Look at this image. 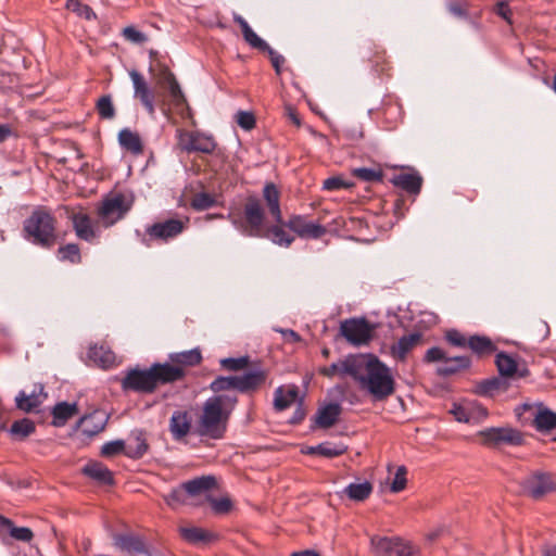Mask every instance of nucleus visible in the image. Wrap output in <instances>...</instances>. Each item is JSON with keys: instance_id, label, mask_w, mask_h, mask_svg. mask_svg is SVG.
I'll return each instance as SVG.
<instances>
[{"instance_id": "1", "label": "nucleus", "mask_w": 556, "mask_h": 556, "mask_svg": "<svg viewBox=\"0 0 556 556\" xmlns=\"http://www.w3.org/2000/svg\"><path fill=\"white\" fill-rule=\"evenodd\" d=\"M227 218L244 236L268 239L282 248H289L294 241V237L285 229L286 222L265 226V208L256 195L247 197L241 207H231Z\"/></svg>"}, {"instance_id": "2", "label": "nucleus", "mask_w": 556, "mask_h": 556, "mask_svg": "<svg viewBox=\"0 0 556 556\" xmlns=\"http://www.w3.org/2000/svg\"><path fill=\"white\" fill-rule=\"evenodd\" d=\"M353 380L374 401H384L395 391L391 369L374 354H358Z\"/></svg>"}, {"instance_id": "3", "label": "nucleus", "mask_w": 556, "mask_h": 556, "mask_svg": "<svg viewBox=\"0 0 556 556\" xmlns=\"http://www.w3.org/2000/svg\"><path fill=\"white\" fill-rule=\"evenodd\" d=\"M237 403L236 393L215 394L206 399L195 425L197 434L212 440L223 439Z\"/></svg>"}, {"instance_id": "4", "label": "nucleus", "mask_w": 556, "mask_h": 556, "mask_svg": "<svg viewBox=\"0 0 556 556\" xmlns=\"http://www.w3.org/2000/svg\"><path fill=\"white\" fill-rule=\"evenodd\" d=\"M176 375L172 368L162 366L161 363H154L148 369H130L122 379V389L124 391H135L139 393H153L159 384L173 383V376Z\"/></svg>"}, {"instance_id": "5", "label": "nucleus", "mask_w": 556, "mask_h": 556, "mask_svg": "<svg viewBox=\"0 0 556 556\" xmlns=\"http://www.w3.org/2000/svg\"><path fill=\"white\" fill-rule=\"evenodd\" d=\"M56 220L43 208L35 210L24 222L25 238L45 249L52 248L56 242Z\"/></svg>"}, {"instance_id": "6", "label": "nucleus", "mask_w": 556, "mask_h": 556, "mask_svg": "<svg viewBox=\"0 0 556 556\" xmlns=\"http://www.w3.org/2000/svg\"><path fill=\"white\" fill-rule=\"evenodd\" d=\"M134 204L130 192H116L105 198L98 210V215L104 227H110L122 219Z\"/></svg>"}, {"instance_id": "7", "label": "nucleus", "mask_w": 556, "mask_h": 556, "mask_svg": "<svg viewBox=\"0 0 556 556\" xmlns=\"http://www.w3.org/2000/svg\"><path fill=\"white\" fill-rule=\"evenodd\" d=\"M481 443L489 447H498L501 445H521L523 437L520 431L509 427L488 428L478 433Z\"/></svg>"}, {"instance_id": "8", "label": "nucleus", "mask_w": 556, "mask_h": 556, "mask_svg": "<svg viewBox=\"0 0 556 556\" xmlns=\"http://www.w3.org/2000/svg\"><path fill=\"white\" fill-rule=\"evenodd\" d=\"M340 332L348 342L359 346L372 339L374 326L365 318H350L341 323Z\"/></svg>"}, {"instance_id": "9", "label": "nucleus", "mask_w": 556, "mask_h": 556, "mask_svg": "<svg viewBox=\"0 0 556 556\" xmlns=\"http://www.w3.org/2000/svg\"><path fill=\"white\" fill-rule=\"evenodd\" d=\"M177 141L178 147L188 153L201 152L210 154L216 148V142L212 136L199 131L177 129Z\"/></svg>"}, {"instance_id": "10", "label": "nucleus", "mask_w": 556, "mask_h": 556, "mask_svg": "<svg viewBox=\"0 0 556 556\" xmlns=\"http://www.w3.org/2000/svg\"><path fill=\"white\" fill-rule=\"evenodd\" d=\"M202 361L201 351L192 349L182 352L170 353L168 362L161 363L162 366L172 368L176 371L173 376V383L182 380L187 375V369L199 365Z\"/></svg>"}, {"instance_id": "11", "label": "nucleus", "mask_w": 556, "mask_h": 556, "mask_svg": "<svg viewBox=\"0 0 556 556\" xmlns=\"http://www.w3.org/2000/svg\"><path fill=\"white\" fill-rule=\"evenodd\" d=\"M370 542L376 556H416L413 546L400 538L374 536Z\"/></svg>"}, {"instance_id": "12", "label": "nucleus", "mask_w": 556, "mask_h": 556, "mask_svg": "<svg viewBox=\"0 0 556 556\" xmlns=\"http://www.w3.org/2000/svg\"><path fill=\"white\" fill-rule=\"evenodd\" d=\"M189 219L169 218L164 222L154 223L147 228V233L151 239L167 242L177 238L187 228Z\"/></svg>"}, {"instance_id": "13", "label": "nucleus", "mask_w": 556, "mask_h": 556, "mask_svg": "<svg viewBox=\"0 0 556 556\" xmlns=\"http://www.w3.org/2000/svg\"><path fill=\"white\" fill-rule=\"evenodd\" d=\"M286 227L302 239H319L327 232V228L320 223L309 220L303 215L290 216L286 222Z\"/></svg>"}, {"instance_id": "14", "label": "nucleus", "mask_w": 556, "mask_h": 556, "mask_svg": "<svg viewBox=\"0 0 556 556\" xmlns=\"http://www.w3.org/2000/svg\"><path fill=\"white\" fill-rule=\"evenodd\" d=\"M521 488L523 493L530 497L540 500L547 493H551L555 490V483L549 475L535 472L528 476L521 482Z\"/></svg>"}, {"instance_id": "15", "label": "nucleus", "mask_w": 556, "mask_h": 556, "mask_svg": "<svg viewBox=\"0 0 556 556\" xmlns=\"http://www.w3.org/2000/svg\"><path fill=\"white\" fill-rule=\"evenodd\" d=\"M129 77L134 86V97L141 102L149 114L153 115L155 112L154 93L144 77L136 70L129 71Z\"/></svg>"}, {"instance_id": "16", "label": "nucleus", "mask_w": 556, "mask_h": 556, "mask_svg": "<svg viewBox=\"0 0 556 556\" xmlns=\"http://www.w3.org/2000/svg\"><path fill=\"white\" fill-rule=\"evenodd\" d=\"M126 456L131 459L142 458L149 451L148 432L143 429H134L127 437Z\"/></svg>"}, {"instance_id": "17", "label": "nucleus", "mask_w": 556, "mask_h": 556, "mask_svg": "<svg viewBox=\"0 0 556 556\" xmlns=\"http://www.w3.org/2000/svg\"><path fill=\"white\" fill-rule=\"evenodd\" d=\"M495 364L502 377L525 378L529 375L526 365L520 366L511 355L504 352L496 355Z\"/></svg>"}, {"instance_id": "18", "label": "nucleus", "mask_w": 556, "mask_h": 556, "mask_svg": "<svg viewBox=\"0 0 556 556\" xmlns=\"http://www.w3.org/2000/svg\"><path fill=\"white\" fill-rule=\"evenodd\" d=\"M114 546L123 553L130 556L138 554H148L144 541L141 536L135 534H116L113 538Z\"/></svg>"}, {"instance_id": "19", "label": "nucleus", "mask_w": 556, "mask_h": 556, "mask_svg": "<svg viewBox=\"0 0 556 556\" xmlns=\"http://www.w3.org/2000/svg\"><path fill=\"white\" fill-rule=\"evenodd\" d=\"M358 354H349L342 359L332 363L330 366L325 367L320 372L326 377L339 376L340 378L351 377L353 379Z\"/></svg>"}, {"instance_id": "20", "label": "nucleus", "mask_w": 556, "mask_h": 556, "mask_svg": "<svg viewBox=\"0 0 556 556\" xmlns=\"http://www.w3.org/2000/svg\"><path fill=\"white\" fill-rule=\"evenodd\" d=\"M47 399V393L43 391V386L36 384L34 390L27 394L25 391H20L15 397L16 407L23 412L30 413Z\"/></svg>"}, {"instance_id": "21", "label": "nucleus", "mask_w": 556, "mask_h": 556, "mask_svg": "<svg viewBox=\"0 0 556 556\" xmlns=\"http://www.w3.org/2000/svg\"><path fill=\"white\" fill-rule=\"evenodd\" d=\"M280 195V190L274 182H266L264 185L262 197L274 222H282Z\"/></svg>"}, {"instance_id": "22", "label": "nucleus", "mask_w": 556, "mask_h": 556, "mask_svg": "<svg viewBox=\"0 0 556 556\" xmlns=\"http://www.w3.org/2000/svg\"><path fill=\"white\" fill-rule=\"evenodd\" d=\"M421 341L419 332L403 336L390 348L391 356L396 361H405L407 354Z\"/></svg>"}, {"instance_id": "23", "label": "nucleus", "mask_w": 556, "mask_h": 556, "mask_svg": "<svg viewBox=\"0 0 556 556\" xmlns=\"http://www.w3.org/2000/svg\"><path fill=\"white\" fill-rule=\"evenodd\" d=\"M191 429V417L186 410H175L169 420V430L177 441L184 439Z\"/></svg>"}, {"instance_id": "24", "label": "nucleus", "mask_w": 556, "mask_h": 556, "mask_svg": "<svg viewBox=\"0 0 556 556\" xmlns=\"http://www.w3.org/2000/svg\"><path fill=\"white\" fill-rule=\"evenodd\" d=\"M233 21L241 28L243 39L251 48L261 52L269 49V45L251 28L249 23L241 15L235 13Z\"/></svg>"}, {"instance_id": "25", "label": "nucleus", "mask_w": 556, "mask_h": 556, "mask_svg": "<svg viewBox=\"0 0 556 556\" xmlns=\"http://www.w3.org/2000/svg\"><path fill=\"white\" fill-rule=\"evenodd\" d=\"M108 422V416L102 410H94L93 413L84 416L80 419V427L83 432L88 435L92 437L98 433H100Z\"/></svg>"}, {"instance_id": "26", "label": "nucleus", "mask_w": 556, "mask_h": 556, "mask_svg": "<svg viewBox=\"0 0 556 556\" xmlns=\"http://www.w3.org/2000/svg\"><path fill=\"white\" fill-rule=\"evenodd\" d=\"M72 223L75 233L79 239L91 242L97 237L92 222L87 214L81 212L73 214Z\"/></svg>"}, {"instance_id": "27", "label": "nucleus", "mask_w": 556, "mask_h": 556, "mask_svg": "<svg viewBox=\"0 0 556 556\" xmlns=\"http://www.w3.org/2000/svg\"><path fill=\"white\" fill-rule=\"evenodd\" d=\"M451 414L457 421L469 424L480 416L485 417L488 413L482 406L470 403L466 405L454 404Z\"/></svg>"}, {"instance_id": "28", "label": "nucleus", "mask_w": 556, "mask_h": 556, "mask_svg": "<svg viewBox=\"0 0 556 556\" xmlns=\"http://www.w3.org/2000/svg\"><path fill=\"white\" fill-rule=\"evenodd\" d=\"M179 531L181 538L193 545H206L217 539V535L213 532L199 527L180 528Z\"/></svg>"}, {"instance_id": "29", "label": "nucleus", "mask_w": 556, "mask_h": 556, "mask_svg": "<svg viewBox=\"0 0 556 556\" xmlns=\"http://www.w3.org/2000/svg\"><path fill=\"white\" fill-rule=\"evenodd\" d=\"M471 361L468 356H445L443 363L437 368V372L440 376L447 377L454 375L460 370L469 368Z\"/></svg>"}, {"instance_id": "30", "label": "nucleus", "mask_w": 556, "mask_h": 556, "mask_svg": "<svg viewBox=\"0 0 556 556\" xmlns=\"http://www.w3.org/2000/svg\"><path fill=\"white\" fill-rule=\"evenodd\" d=\"M394 186L412 194H418L421 189L422 178L418 174L401 173L392 178Z\"/></svg>"}, {"instance_id": "31", "label": "nucleus", "mask_w": 556, "mask_h": 556, "mask_svg": "<svg viewBox=\"0 0 556 556\" xmlns=\"http://www.w3.org/2000/svg\"><path fill=\"white\" fill-rule=\"evenodd\" d=\"M267 378V372L264 369H255L243 375H240L241 379V393H250L261 388Z\"/></svg>"}, {"instance_id": "32", "label": "nucleus", "mask_w": 556, "mask_h": 556, "mask_svg": "<svg viewBox=\"0 0 556 556\" xmlns=\"http://www.w3.org/2000/svg\"><path fill=\"white\" fill-rule=\"evenodd\" d=\"M161 84L166 86L173 102L180 105L186 102V98L175 75L168 70L161 71Z\"/></svg>"}, {"instance_id": "33", "label": "nucleus", "mask_w": 556, "mask_h": 556, "mask_svg": "<svg viewBox=\"0 0 556 556\" xmlns=\"http://www.w3.org/2000/svg\"><path fill=\"white\" fill-rule=\"evenodd\" d=\"M118 142L123 149L135 155L141 154L143 151L140 136L129 128H124L118 132Z\"/></svg>"}, {"instance_id": "34", "label": "nucleus", "mask_w": 556, "mask_h": 556, "mask_svg": "<svg viewBox=\"0 0 556 556\" xmlns=\"http://www.w3.org/2000/svg\"><path fill=\"white\" fill-rule=\"evenodd\" d=\"M298 387L291 386L287 390L283 387L276 389L274 394V407L276 410L281 412L290 407L298 399Z\"/></svg>"}, {"instance_id": "35", "label": "nucleus", "mask_w": 556, "mask_h": 556, "mask_svg": "<svg viewBox=\"0 0 556 556\" xmlns=\"http://www.w3.org/2000/svg\"><path fill=\"white\" fill-rule=\"evenodd\" d=\"M83 472L101 484L110 485L114 482L112 472L101 463L94 462L87 464L83 468Z\"/></svg>"}, {"instance_id": "36", "label": "nucleus", "mask_w": 556, "mask_h": 556, "mask_svg": "<svg viewBox=\"0 0 556 556\" xmlns=\"http://www.w3.org/2000/svg\"><path fill=\"white\" fill-rule=\"evenodd\" d=\"M341 413V406L338 403H330L319 408L316 415V424L321 428L333 426Z\"/></svg>"}, {"instance_id": "37", "label": "nucleus", "mask_w": 556, "mask_h": 556, "mask_svg": "<svg viewBox=\"0 0 556 556\" xmlns=\"http://www.w3.org/2000/svg\"><path fill=\"white\" fill-rule=\"evenodd\" d=\"M78 413L76 403L70 404L67 402L58 403L52 409L53 421L56 427L64 426L68 419Z\"/></svg>"}, {"instance_id": "38", "label": "nucleus", "mask_w": 556, "mask_h": 556, "mask_svg": "<svg viewBox=\"0 0 556 556\" xmlns=\"http://www.w3.org/2000/svg\"><path fill=\"white\" fill-rule=\"evenodd\" d=\"M88 356L91 361H93L97 365L102 368H110L115 364V355L114 353L103 346H91L88 352Z\"/></svg>"}, {"instance_id": "39", "label": "nucleus", "mask_w": 556, "mask_h": 556, "mask_svg": "<svg viewBox=\"0 0 556 556\" xmlns=\"http://www.w3.org/2000/svg\"><path fill=\"white\" fill-rule=\"evenodd\" d=\"M372 492V485L368 481L359 483H350L346 485L342 493L346 495L351 501L363 502L369 497Z\"/></svg>"}, {"instance_id": "40", "label": "nucleus", "mask_w": 556, "mask_h": 556, "mask_svg": "<svg viewBox=\"0 0 556 556\" xmlns=\"http://www.w3.org/2000/svg\"><path fill=\"white\" fill-rule=\"evenodd\" d=\"M216 480L212 476H204L184 483L185 491L190 495H198L215 486Z\"/></svg>"}, {"instance_id": "41", "label": "nucleus", "mask_w": 556, "mask_h": 556, "mask_svg": "<svg viewBox=\"0 0 556 556\" xmlns=\"http://www.w3.org/2000/svg\"><path fill=\"white\" fill-rule=\"evenodd\" d=\"M533 422L538 431L549 432L556 428V413L548 408H541L538 410Z\"/></svg>"}, {"instance_id": "42", "label": "nucleus", "mask_w": 556, "mask_h": 556, "mask_svg": "<svg viewBox=\"0 0 556 556\" xmlns=\"http://www.w3.org/2000/svg\"><path fill=\"white\" fill-rule=\"evenodd\" d=\"M508 388V384L503 379V377H493L490 379H485L481 381L477 386V393L480 395H490L492 396L494 392L497 391H506Z\"/></svg>"}, {"instance_id": "43", "label": "nucleus", "mask_w": 556, "mask_h": 556, "mask_svg": "<svg viewBox=\"0 0 556 556\" xmlns=\"http://www.w3.org/2000/svg\"><path fill=\"white\" fill-rule=\"evenodd\" d=\"M472 352L483 355V354H491L495 348L492 343V341L486 337L481 336H472L468 338V345H467Z\"/></svg>"}, {"instance_id": "44", "label": "nucleus", "mask_w": 556, "mask_h": 556, "mask_svg": "<svg viewBox=\"0 0 556 556\" xmlns=\"http://www.w3.org/2000/svg\"><path fill=\"white\" fill-rule=\"evenodd\" d=\"M59 260L70 262L72 264H79L81 262V254L78 244L67 243L60 247L58 250Z\"/></svg>"}, {"instance_id": "45", "label": "nucleus", "mask_w": 556, "mask_h": 556, "mask_svg": "<svg viewBox=\"0 0 556 556\" xmlns=\"http://www.w3.org/2000/svg\"><path fill=\"white\" fill-rule=\"evenodd\" d=\"M0 523L9 527L10 535L17 541L29 542L33 539V532L26 527H14L10 519L0 516Z\"/></svg>"}, {"instance_id": "46", "label": "nucleus", "mask_w": 556, "mask_h": 556, "mask_svg": "<svg viewBox=\"0 0 556 556\" xmlns=\"http://www.w3.org/2000/svg\"><path fill=\"white\" fill-rule=\"evenodd\" d=\"M352 175L362 181L376 182L383 178L382 170L379 168L358 167L352 169Z\"/></svg>"}, {"instance_id": "47", "label": "nucleus", "mask_w": 556, "mask_h": 556, "mask_svg": "<svg viewBox=\"0 0 556 556\" xmlns=\"http://www.w3.org/2000/svg\"><path fill=\"white\" fill-rule=\"evenodd\" d=\"M65 7L67 10L76 13L79 17H84L88 21L97 18L93 10L89 5L81 3L79 0H67Z\"/></svg>"}, {"instance_id": "48", "label": "nucleus", "mask_w": 556, "mask_h": 556, "mask_svg": "<svg viewBox=\"0 0 556 556\" xmlns=\"http://www.w3.org/2000/svg\"><path fill=\"white\" fill-rule=\"evenodd\" d=\"M34 431L35 424L28 418H23L21 420L14 421L10 429V432L13 435L20 437L21 439L28 437Z\"/></svg>"}, {"instance_id": "49", "label": "nucleus", "mask_w": 556, "mask_h": 556, "mask_svg": "<svg viewBox=\"0 0 556 556\" xmlns=\"http://www.w3.org/2000/svg\"><path fill=\"white\" fill-rule=\"evenodd\" d=\"M98 114L103 119H112L115 116V109L110 94L102 96L96 104Z\"/></svg>"}, {"instance_id": "50", "label": "nucleus", "mask_w": 556, "mask_h": 556, "mask_svg": "<svg viewBox=\"0 0 556 556\" xmlns=\"http://www.w3.org/2000/svg\"><path fill=\"white\" fill-rule=\"evenodd\" d=\"M126 442L124 440H114L106 442L101 447V455L104 457H112L124 453L126 455Z\"/></svg>"}, {"instance_id": "51", "label": "nucleus", "mask_w": 556, "mask_h": 556, "mask_svg": "<svg viewBox=\"0 0 556 556\" xmlns=\"http://www.w3.org/2000/svg\"><path fill=\"white\" fill-rule=\"evenodd\" d=\"M318 455L332 458L340 456L345 453L346 446L343 444H333V443H320L317 445Z\"/></svg>"}, {"instance_id": "52", "label": "nucleus", "mask_w": 556, "mask_h": 556, "mask_svg": "<svg viewBox=\"0 0 556 556\" xmlns=\"http://www.w3.org/2000/svg\"><path fill=\"white\" fill-rule=\"evenodd\" d=\"M353 182L345 180L342 176H332L324 180L323 189L327 191H337L341 189H350Z\"/></svg>"}, {"instance_id": "53", "label": "nucleus", "mask_w": 556, "mask_h": 556, "mask_svg": "<svg viewBox=\"0 0 556 556\" xmlns=\"http://www.w3.org/2000/svg\"><path fill=\"white\" fill-rule=\"evenodd\" d=\"M249 365V357L248 356H241V357H227L220 359V366L224 369L230 370V371H239L248 367Z\"/></svg>"}, {"instance_id": "54", "label": "nucleus", "mask_w": 556, "mask_h": 556, "mask_svg": "<svg viewBox=\"0 0 556 556\" xmlns=\"http://www.w3.org/2000/svg\"><path fill=\"white\" fill-rule=\"evenodd\" d=\"M215 203V200L205 192H200L195 194L191 200L192 208L197 211H204L212 207Z\"/></svg>"}, {"instance_id": "55", "label": "nucleus", "mask_w": 556, "mask_h": 556, "mask_svg": "<svg viewBox=\"0 0 556 556\" xmlns=\"http://www.w3.org/2000/svg\"><path fill=\"white\" fill-rule=\"evenodd\" d=\"M406 475H407V469L405 466H400L396 469L393 481L391 483L392 492L399 493L405 489L406 482H407Z\"/></svg>"}, {"instance_id": "56", "label": "nucleus", "mask_w": 556, "mask_h": 556, "mask_svg": "<svg viewBox=\"0 0 556 556\" xmlns=\"http://www.w3.org/2000/svg\"><path fill=\"white\" fill-rule=\"evenodd\" d=\"M236 122L244 130H251L255 127V116L252 112L239 111L236 114Z\"/></svg>"}, {"instance_id": "57", "label": "nucleus", "mask_w": 556, "mask_h": 556, "mask_svg": "<svg viewBox=\"0 0 556 556\" xmlns=\"http://www.w3.org/2000/svg\"><path fill=\"white\" fill-rule=\"evenodd\" d=\"M124 38L132 43H143L148 40L146 34L139 31L134 26H127L122 31Z\"/></svg>"}, {"instance_id": "58", "label": "nucleus", "mask_w": 556, "mask_h": 556, "mask_svg": "<svg viewBox=\"0 0 556 556\" xmlns=\"http://www.w3.org/2000/svg\"><path fill=\"white\" fill-rule=\"evenodd\" d=\"M210 389L215 394H228L230 393V383L227 377L219 376L211 382Z\"/></svg>"}, {"instance_id": "59", "label": "nucleus", "mask_w": 556, "mask_h": 556, "mask_svg": "<svg viewBox=\"0 0 556 556\" xmlns=\"http://www.w3.org/2000/svg\"><path fill=\"white\" fill-rule=\"evenodd\" d=\"M445 338L454 346L465 348L468 345V339L457 330L447 331Z\"/></svg>"}, {"instance_id": "60", "label": "nucleus", "mask_w": 556, "mask_h": 556, "mask_svg": "<svg viewBox=\"0 0 556 556\" xmlns=\"http://www.w3.org/2000/svg\"><path fill=\"white\" fill-rule=\"evenodd\" d=\"M445 356L446 353L441 348L433 346L427 350L424 361L426 363L441 362L442 364L443 361L445 359Z\"/></svg>"}, {"instance_id": "61", "label": "nucleus", "mask_w": 556, "mask_h": 556, "mask_svg": "<svg viewBox=\"0 0 556 556\" xmlns=\"http://www.w3.org/2000/svg\"><path fill=\"white\" fill-rule=\"evenodd\" d=\"M213 510L217 514H225L231 508V501L228 497L210 498Z\"/></svg>"}, {"instance_id": "62", "label": "nucleus", "mask_w": 556, "mask_h": 556, "mask_svg": "<svg viewBox=\"0 0 556 556\" xmlns=\"http://www.w3.org/2000/svg\"><path fill=\"white\" fill-rule=\"evenodd\" d=\"M264 52H266L269 56L270 63L273 67L275 68V72L277 75L281 74V66L285 63V58L279 54L277 51H275L270 46L269 49H266Z\"/></svg>"}, {"instance_id": "63", "label": "nucleus", "mask_w": 556, "mask_h": 556, "mask_svg": "<svg viewBox=\"0 0 556 556\" xmlns=\"http://www.w3.org/2000/svg\"><path fill=\"white\" fill-rule=\"evenodd\" d=\"M495 12L508 24H511V10L507 1H498L495 5Z\"/></svg>"}, {"instance_id": "64", "label": "nucleus", "mask_w": 556, "mask_h": 556, "mask_svg": "<svg viewBox=\"0 0 556 556\" xmlns=\"http://www.w3.org/2000/svg\"><path fill=\"white\" fill-rule=\"evenodd\" d=\"M447 9L451 14L457 17H467L468 12L465 3L452 1L447 4Z\"/></svg>"}]
</instances>
